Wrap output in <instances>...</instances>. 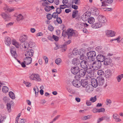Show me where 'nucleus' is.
Returning a JSON list of instances; mask_svg holds the SVG:
<instances>
[{
  "label": "nucleus",
  "instance_id": "nucleus-1",
  "mask_svg": "<svg viewBox=\"0 0 123 123\" xmlns=\"http://www.w3.org/2000/svg\"><path fill=\"white\" fill-rule=\"evenodd\" d=\"M98 19V22L92 25V28H100L107 21L105 17L101 15H99Z\"/></svg>",
  "mask_w": 123,
  "mask_h": 123
},
{
  "label": "nucleus",
  "instance_id": "nucleus-2",
  "mask_svg": "<svg viewBox=\"0 0 123 123\" xmlns=\"http://www.w3.org/2000/svg\"><path fill=\"white\" fill-rule=\"evenodd\" d=\"M67 34L69 39L71 38L72 36H77V33L76 31L73 29H68L67 32Z\"/></svg>",
  "mask_w": 123,
  "mask_h": 123
},
{
  "label": "nucleus",
  "instance_id": "nucleus-3",
  "mask_svg": "<svg viewBox=\"0 0 123 123\" xmlns=\"http://www.w3.org/2000/svg\"><path fill=\"white\" fill-rule=\"evenodd\" d=\"M87 55L88 56L87 58L88 60H91L92 61L95 60L94 57L96 55L95 52L94 51H90L87 53Z\"/></svg>",
  "mask_w": 123,
  "mask_h": 123
},
{
  "label": "nucleus",
  "instance_id": "nucleus-4",
  "mask_svg": "<svg viewBox=\"0 0 123 123\" xmlns=\"http://www.w3.org/2000/svg\"><path fill=\"white\" fill-rule=\"evenodd\" d=\"M101 62H93L92 64H90V66L93 67L95 70H97L99 68L101 67Z\"/></svg>",
  "mask_w": 123,
  "mask_h": 123
},
{
  "label": "nucleus",
  "instance_id": "nucleus-5",
  "mask_svg": "<svg viewBox=\"0 0 123 123\" xmlns=\"http://www.w3.org/2000/svg\"><path fill=\"white\" fill-rule=\"evenodd\" d=\"M79 54V51L78 50L76 49H74L72 51V53H70L68 54V56L69 59V61H71V58L73 57L74 55H76Z\"/></svg>",
  "mask_w": 123,
  "mask_h": 123
},
{
  "label": "nucleus",
  "instance_id": "nucleus-6",
  "mask_svg": "<svg viewBox=\"0 0 123 123\" xmlns=\"http://www.w3.org/2000/svg\"><path fill=\"white\" fill-rule=\"evenodd\" d=\"M97 82L98 85L99 86H102L104 84L105 82V79L102 76H99L97 78Z\"/></svg>",
  "mask_w": 123,
  "mask_h": 123
},
{
  "label": "nucleus",
  "instance_id": "nucleus-7",
  "mask_svg": "<svg viewBox=\"0 0 123 123\" xmlns=\"http://www.w3.org/2000/svg\"><path fill=\"white\" fill-rule=\"evenodd\" d=\"M10 52L12 56L14 57L15 59H16L18 55L16 51L15 50V48L13 46H12L10 48Z\"/></svg>",
  "mask_w": 123,
  "mask_h": 123
},
{
  "label": "nucleus",
  "instance_id": "nucleus-8",
  "mask_svg": "<svg viewBox=\"0 0 123 123\" xmlns=\"http://www.w3.org/2000/svg\"><path fill=\"white\" fill-rule=\"evenodd\" d=\"M105 77L107 79L111 78L112 74L111 71L109 69H108L105 71Z\"/></svg>",
  "mask_w": 123,
  "mask_h": 123
},
{
  "label": "nucleus",
  "instance_id": "nucleus-9",
  "mask_svg": "<svg viewBox=\"0 0 123 123\" xmlns=\"http://www.w3.org/2000/svg\"><path fill=\"white\" fill-rule=\"evenodd\" d=\"M1 15L5 21L9 20L11 18L10 15L8 14L3 13L1 14Z\"/></svg>",
  "mask_w": 123,
  "mask_h": 123
},
{
  "label": "nucleus",
  "instance_id": "nucleus-10",
  "mask_svg": "<svg viewBox=\"0 0 123 123\" xmlns=\"http://www.w3.org/2000/svg\"><path fill=\"white\" fill-rule=\"evenodd\" d=\"M106 35L108 37H113L115 36V31L111 30H107L105 31Z\"/></svg>",
  "mask_w": 123,
  "mask_h": 123
},
{
  "label": "nucleus",
  "instance_id": "nucleus-11",
  "mask_svg": "<svg viewBox=\"0 0 123 123\" xmlns=\"http://www.w3.org/2000/svg\"><path fill=\"white\" fill-rule=\"evenodd\" d=\"M114 0H105L102 2L101 6H106L108 5V4H111L113 2Z\"/></svg>",
  "mask_w": 123,
  "mask_h": 123
},
{
  "label": "nucleus",
  "instance_id": "nucleus-12",
  "mask_svg": "<svg viewBox=\"0 0 123 123\" xmlns=\"http://www.w3.org/2000/svg\"><path fill=\"white\" fill-rule=\"evenodd\" d=\"M79 68L78 67H74L72 68L71 72L72 73L74 74H77L79 72Z\"/></svg>",
  "mask_w": 123,
  "mask_h": 123
},
{
  "label": "nucleus",
  "instance_id": "nucleus-13",
  "mask_svg": "<svg viewBox=\"0 0 123 123\" xmlns=\"http://www.w3.org/2000/svg\"><path fill=\"white\" fill-rule=\"evenodd\" d=\"M34 54V51L32 49H29L26 51L25 53V55L26 56H32Z\"/></svg>",
  "mask_w": 123,
  "mask_h": 123
},
{
  "label": "nucleus",
  "instance_id": "nucleus-14",
  "mask_svg": "<svg viewBox=\"0 0 123 123\" xmlns=\"http://www.w3.org/2000/svg\"><path fill=\"white\" fill-rule=\"evenodd\" d=\"M70 83H72L73 85L75 87H79L80 86L81 84L78 80H74L72 82H70Z\"/></svg>",
  "mask_w": 123,
  "mask_h": 123
},
{
  "label": "nucleus",
  "instance_id": "nucleus-15",
  "mask_svg": "<svg viewBox=\"0 0 123 123\" xmlns=\"http://www.w3.org/2000/svg\"><path fill=\"white\" fill-rule=\"evenodd\" d=\"M93 88L91 87V86L90 84L87 85L86 88V91L89 93H91L93 90Z\"/></svg>",
  "mask_w": 123,
  "mask_h": 123
},
{
  "label": "nucleus",
  "instance_id": "nucleus-16",
  "mask_svg": "<svg viewBox=\"0 0 123 123\" xmlns=\"http://www.w3.org/2000/svg\"><path fill=\"white\" fill-rule=\"evenodd\" d=\"M97 60L98 62H103L105 58V56L102 55H98L96 57Z\"/></svg>",
  "mask_w": 123,
  "mask_h": 123
},
{
  "label": "nucleus",
  "instance_id": "nucleus-17",
  "mask_svg": "<svg viewBox=\"0 0 123 123\" xmlns=\"http://www.w3.org/2000/svg\"><path fill=\"white\" fill-rule=\"evenodd\" d=\"M27 36L25 34L21 36L19 38L20 41L21 42H23L27 40Z\"/></svg>",
  "mask_w": 123,
  "mask_h": 123
},
{
  "label": "nucleus",
  "instance_id": "nucleus-18",
  "mask_svg": "<svg viewBox=\"0 0 123 123\" xmlns=\"http://www.w3.org/2000/svg\"><path fill=\"white\" fill-rule=\"evenodd\" d=\"M91 83L92 86L94 87H96L98 86V84L97 82V79H93L91 80Z\"/></svg>",
  "mask_w": 123,
  "mask_h": 123
},
{
  "label": "nucleus",
  "instance_id": "nucleus-19",
  "mask_svg": "<svg viewBox=\"0 0 123 123\" xmlns=\"http://www.w3.org/2000/svg\"><path fill=\"white\" fill-rule=\"evenodd\" d=\"M113 119L115 120L116 122H120L121 121V119L118 117V115L117 113L114 114L113 115Z\"/></svg>",
  "mask_w": 123,
  "mask_h": 123
},
{
  "label": "nucleus",
  "instance_id": "nucleus-20",
  "mask_svg": "<svg viewBox=\"0 0 123 123\" xmlns=\"http://www.w3.org/2000/svg\"><path fill=\"white\" fill-rule=\"evenodd\" d=\"M87 62H81L80 64V67L82 68H87V66L89 64L87 63Z\"/></svg>",
  "mask_w": 123,
  "mask_h": 123
},
{
  "label": "nucleus",
  "instance_id": "nucleus-21",
  "mask_svg": "<svg viewBox=\"0 0 123 123\" xmlns=\"http://www.w3.org/2000/svg\"><path fill=\"white\" fill-rule=\"evenodd\" d=\"M4 9L6 12H12L14 10V9L13 8L7 6H6L4 7Z\"/></svg>",
  "mask_w": 123,
  "mask_h": 123
},
{
  "label": "nucleus",
  "instance_id": "nucleus-22",
  "mask_svg": "<svg viewBox=\"0 0 123 123\" xmlns=\"http://www.w3.org/2000/svg\"><path fill=\"white\" fill-rule=\"evenodd\" d=\"M54 9L55 7L53 6H47L44 8V10L46 12H49L51 10Z\"/></svg>",
  "mask_w": 123,
  "mask_h": 123
},
{
  "label": "nucleus",
  "instance_id": "nucleus-23",
  "mask_svg": "<svg viewBox=\"0 0 123 123\" xmlns=\"http://www.w3.org/2000/svg\"><path fill=\"white\" fill-rule=\"evenodd\" d=\"M90 66V64H89V68L87 69L86 72L88 74H90L91 73L92 71H96L95 70V69L93 68V67H91Z\"/></svg>",
  "mask_w": 123,
  "mask_h": 123
},
{
  "label": "nucleus",
  "instance_id": "nucleus-24",
  "mask_svg": "<svg viewBox=\"0 0 123 123\" xmlns=\"http://www.w3.org/2000/svg\"><path fill=\"white\" fill-rule=\"evenodd\" d=\"M11 38L9 37L6 38L5 40V44L8 46H9L11 43Z\"/></svg>",
  "mask_w": 123,
  "mask_h": 123
},
{
  "label": "nucleus",
  "instance_id": "nucleus-25",
  "mask_svg": "<svg viewBox=\"0 0 123 123\" xmlns=\"http://www.w3.org/2000/svg\"><path fill=\"white\" fill-rule=\"evenodd\" d=\"M89 16L86 13L84 14L82 17V20L84 21H86L88 19Z\"/></svg>",
  "mask_w": 123,
  "mask_h": 123
},
{
  "label": "nucleus",
  "instance_id": "nucleus-26",
  "mask_svg": "<svg viewBox=\"0 0 123 123\" xmlns=\"http://www.w3.org/2000/svg\"><path fill=\"white\" fill-rule=\"evenodd\" d=\"M24 19V17L21 14H19L17 16V20L18 21L23 20Z\"/></svg>",
  "mask_w": 123,
  "mask_h": 123
},
{
  "label": "nucleus",
  "instance_id": "nucleus-27",
  "mask_svg": "<svg viewBox=\"0 0 123 123\" xmlns=\"http://www.w3.org/2000/svg\"><path fill=\"white\" fill-rule=\"evenodd\" d=\"M79 74L81 76H83L85 75L86 73V71L84 69H81L79 70Z\"/></svg>",
  "mask_w": 123,
  "mask_h": 123
},
{
  "label": "nucleus",
  "instance_id": "nucleus-28",
  "mask_svg": "<svg viewBox=\"0 0 123 123\" xmlns=\"http://www.w3.org/2000/svg\"><path fill=\"white\" fill-rule=\"evenodd\" d=\"M91 12L94 15H98L99 13V11L96 8H94L92 10H91Z\"/></svg>",
  "mask_w": 123,
  "mask_h": 123
},
{
  "label": "nucleus",
  "instance_id": "nucleus-29",
  "mask_svg": "<svg viewBox=\"0 0 123 123\" xmlns=\"http://www.w3.org/2000/svg\"><path fill=\"white\" fill-rule=\"evenodd\" d=\"M12 44L15 46L16 48H18L19 46V44L15 40L13 39L12 40Z\"/></svg>",
  "mask_w": 123,
  "mask_h": 123
},
{
  "label": "nucleus",
  "instance_id": "nucleus-30",
  "mask_svg": "<svg viewBox=\"0 0 123 123\" xmlns=\"http://www.w3.org/2000/svg\"><path fill=\"white\" fill-rule=\"evenodd\" d=\"M29 47L30 48L33 47L34 46V43L33 42L32 40H31L29 41L28 43H27Z\"/></svg>",
  "mask_w": 123,
  "mask_h": 123
},
{
  "label": "nucleus",
  "instance_id": "nucleus-31",
  "mask_svg": "<svg viewBox=\"0 0 123 123\" xmlns=\"http://www.w3.org/2000/svg\"><path fill=\"white\" fill-rule=\"evenodd\" d=\"M88 22L90 24H92L95 22V19L93 17H91L89 18Z\"/></svg>",
  "mask_w": 123,
  "mask_h": 123
},
{
  "label": "nucleus",
  "instance_id": "nucleus-32",
  "mask_svg": "<svg viewBox=\"0 0 123 123\" xmlns=\"http://www.w3.org/2000/svg\"><path fill=\"white\" fill-rule=\"evenodd\" d=\"M80 58V60L82 61L81 62H86L87 61H88L87 58L84 55H81Z\"/></svg>",
  "mask_w": 123,
  "mask_h": 123
},
{
  "label": "nucleus",
  "instance_id": "nucleus-33",
  "mask_svg": "<svg viewBox=\"0 0 123 123\" xmlns=\"http://www.w3.org/2000/svg\"><path fill=\"white\" fill-rule=\"evenodd\" d=\"M8 94L9 97L12 99H14L15 98V95L12 92L10 91L9 92Z\"/></svg>",
  "mask_w": 123,
  "mask_h": 123
},
{
  "label": "nucleus",
  "instance_id": "nucleus-34",
  "mask_svg": "<svg viewBox=\"0 0 123 123\" xmlns=\"http://www.w3.org/2000/svg\"><path fill=\"white\" fill-rule=\"evenodd\" d=\"M86 53V51L85 49H80L79 51V55H84Z\"/></svg>",
  "mask_w": 123,
  "mask_h": 123
},
{
  "label": "nucleus",
  "instance_id": "nucleus-35",
  "mask_svg": "<svg viewBox=\"0 0 123 123\" xmlns=\"http://www.w3.org/2000/svg\"><path fill=\"white\" fill-rule=\"evenodd\" d=\"M95 49L99 53H102L103 52L102 47L101 46H99L97 47Z\"/></svg>",
  "mask_w": 123,
  "mask_h": 123
},
{
  "label": "nucleus",
  "instance_id": "nucleus-36",
  "mask_svg": "<svg viewBox=\"0 0 123 123\" xmlns=\"http://www.w3.org/2000/svg\"><path fill=\"white\" fill-rule=\"evenodd\" d=\"M83 87H85V86L88 84V82L86 80H82L81 83H80Z\"/></svg>",
  "mask_w": 123,
  "mask_h": 123
},
{
  "label": "nucleus",
  "instance_id": "nucleus-37",
  "mask_svg": "<svg viewBox=\"0 0 123 123\" xmlns=\"http://www.w3.org/2000/svg\"><path fill=\"white\" fill-rule=\"evenodd\" d=\"M123 78V74H121L120 75H118L116 77L117 81L118 82L120 81L121 79Z\"/></svg>",
  "mask_w": 123,
  "mask_h": 123
},
{
  "label": "nucleus",
  "instance_id": "nucleus-38",
  "mask_svg": "<svg viewBox=\"0 0 123 123\" xmlns=\"http://www.w3.org/2000/svg\"><path fill=\"white\" fill-rule=\"evenodd\" d=\"M8 91V88L6 86H4L3 87L2 89V91L4 93H6Z\"/></svg>",
  "mask_w": 123,
  "mask_h": 123
},
{
  "label": "nucleus",
  "instance_id": "nucleus-39",
  "mask_svg": "<svg viewBox=\"0 0 123 123\" xmlns=\"http://www.w3.org/2000/svg\"><path fill=\"white\" fill-rule=\"evenodd\" d=\"M35 76L34 80H35L36 81H40L41 80V79L39 75L36 74Z\"/></svg>",
  "mask_w": 123,
  "mask_h": 123
},
{
  "label": "nucleus",
  "instance_id": "nucleus-40",
  "mask_svg": "<svg viewBox=\"0 0 123 123\" xmlns=\"http://www.w3.org/2000/svg\"><path fill=\"white\" fill-rule=\"evenodd\" d=\"M34 91L35 92V96L37 97V96L38 95V92H39V90L38 88L36 87V88H34L33 89Z\"/></svg>",
  "mask_w": 123,
  "mask_h": 123
},
{
  "label": "nucleus",
  "instance_id": "nucleus-41",
  "mask_svg": "<svg viewBox=\"0 0 123 123\" xmlns=\"http://www.w3.org/2000/svg\"><path fill=\"white\" fill-rule=\"evenodd\" d=\"M31 57L26 56V57L24 59V62L30 61H32V59Z\"/></svg>",
  "mask_w": 123,
  "mask_h": 123
},
{
  "label": "nucleus",
  "instance_id": "nucleus-42",
  "mask_svg": "<svg viewBox=\"0 0 123 123\" xmlns=\"http://www.w3.org/2000/svg\"><path fill=\"white\" fill-rule=\"evenodd\" d=\"M78 11L74 10L73 11L72 16L73 18H74L76 16L78 13Z\"/></svg>",
  "mask_w": 123,
  "mask_h": 123
},
{
  "label": "nucleus",
  "instance_id": "nucleus-43",
  "mask_svg": "<svg viewBox=\"0 0 123 123\" xmlns=\"http://www.w3.org/2000/svg\"><path fill=\"white\" fill-rule=\"evenodd\" d=\"M97 74L99 75H104V72L102 70H99L98 71Z\"/></svg>",
  "mask_w": 123,
  "mask_h": 123
},
{
  "label": "nucleus",
  "instance_id": "nucleus-44",
  "mask_svg": "<svg viewBox=\"0 0 123 123\" xmlns=\"http://www.w3.org/2000/svg\"><path fill=\"white\" fill-rule=\"evenodd\" d=\"M36 74L33 73L31 74H30L29 76L30 79L31 80H34Z\"/></svg>",
  "mask_w": 123,
  "mask_h": 123
},
{
  "label": "nucleus",
  "instance_id": "nucleus-45",
  "mask_svg": "<svg viewBox=\"0 0 123 123\" xmlns=\"http://www.w3.org/2000/svg\"><path fill=\"white\" fill-rule=\"evenodd\" d=\"M104 119H105V121L108 122L110 121V117L108 116H103Z\"/></svg>",
  "mask_w": 123,
  "mask_h": 123
},
{
  "label": "nucleus",
  "instance_id": "nucleus-46",
  "mask_svg": "<svg viewBox=\"0 0 123 123\" xmlns=\"http://www.w3.org/2000/svg\"><path fill=\"white\" fill-rule=\"evenodd\" d=\"M97 100L96 96H95L91 98L90 99V101L94 102H95Z\"/></svg>",
  "mask_w": 123,
  "mask_h": 123
},
{
  "label": "nucleus",
  "instance_id": "nucleus-47",
  "mask_svg": "<svg viewBox=\"0 0 123 123\" xmlns=\"http://www.w3.org/2000/svg\"><path fill=\"white\" fill-rule=\"evenodd\" d=\"M91 117V116L90 115H88L87 116H85L82 118V119L83 120H87L88 119H89Z\"/></svg>",
  "mask_w": 123,
  "mask_h": 123
},
{
  "label": "nucleus",
  "instance_id": "nucleus-48",
  "mask_svg": "<svg viewBox=\"0 0 123 123\" xmlns=\"http://www.w3.org/2000/svg\"><path fill=\"white\" fill-rule=\"evenodd\" d=\"M10 103H7V106L8 111L10 112L11 111V104Z\"/></svg>",
  "mask_w": 123,
  "mask_h": 123
},
{
  "label": "nucleus",
  "instance_id": "nucleus-49",
  "mask_svg": "<svg viewBox=\"0 0 123 123\" xmlns=\"http://www.w3.org/2000/svg\"><path fill=\"white\" fill-rule=\"evenodd\" d=\"M56 11L58 14H60L62 10L60 7L57 8L56 9Z\"/></svg>",
  "mask_w": 123,
  "mask_h": 123
},
{
  "label": "nucleus",
  "instance_id": "nucleus-50",
  "mask_svg": "<svg viewBox=\"0 0 123 123\" xmlns=\"http://www.w3.org/2000/svg\"><path fill=\"white\" fill-rule=\"evenodd\" d=\"M121 38V37L120 36H119L117 38L115 39H113L111 40V41H115L117 40V42L118 43H119L120 42V39Z\"/></svg>",
  "mask_w": 123,
  "mask_h": 123
},
{
  "label": "nucleus",
  "instance_id": "nucleus-51",
  "mask_svg": "<svg viewBox=\"0 0 123 123\" xmlns=\"http://www.w3.org/2000/svg\"><path fill=\"white\" fill-rule=\"evenodd\" d=\"M58 14L56 12H54L52 14V16L54 18H58Z\"/></svg>",
  "mask_w": 123,
  "mask_h": 123
},
{
  "label": "nucleus",
  "instance_id": "nucleus-52",
  "mask_svg": "<svg viewBox=\"0 0 123 123\" xmlns=\"http://www.w3.org/2000/svg\"><path fill=\"white\" fill-rule=\"evenodd\" d=\"M9 98L6 97H5L3 98V101L5 103L8 102L9 101Z\"/></svg>",
  "mask_w": 123,
  "mask_h": 123
},
{
  "label": "nucleus",
  "instance_id": "nucleus-53",
  "mask_svg": "<svg viewBox=\"0 0 123 123\" xmlns=\"http://www.w3.org/2000/svg\"><path fill=\"white\" fill-rule=\"evenodd\" d=\"M104 118L103 116L102 117L100 118H99L97 120V123H99L104 120Z\"/></svg>",
  "mask_w": 123,
  "mask_h": 123
},
{
  "label": "nucleus",
  "instance_id": "nucleus-54",
  "mask_svg": "<svg viewBox=\"0 0 123 123\" xmlns=\"http://www.w3.org/2000/svg\"><path fill=\"white\" fill-rule=\"evenodd\" d=\"M98 112H104L105 111V109L104 108H101L98 109Z\"/></svg>",
  "mask_w": 123,
  "mask_h": 123
},
{
  "label": "nucleus",
  "instance_id": "nucleus-55",
  "mask_svg": "<svg viewBox=\"0 0 123 123\" xmlns=\"http://www.w3.org/2000/svg\"><path fill=\"white\" fill-rule=\"evenodd\" d=\"M18 62L21 65L22 67L25 68L26 67L25 62Z\"/></svg>",
  "mask_w": 123,
  "mask_h": 123
},
{
  "label": "nucleus",
  "instance_id": "nucleus-56",
  "mask_svg": "<svg viewBox=\"0 0 123 123\" xmlns=\"http://www.w3.org/2000/svg\"><path fill=\"white\" fill-rule=\"evenodd\" d=\"M84 25H85L84 23H79L78 24V26L80 28H83L84 27Z\"/></svg>",
  "mask_w": 123,
  "mask_h": 123
},
{
  "label": "nucleus",
  "instance_id": "nucleus-57",
  "mask_svg": "<svg viewBox=\"0 0 123 123\" xmlns=\"http://www.w3.org/2000/svg\"><path fill=\"white\" fill-rule=\"evenodd\" d=\"M80 0H73V3L76 5H78L80 2Z\"/></svg>",
  "mask_w": 123,
  "mask_h": 123
},
{
  "label": "nucleus",
  "instance_id": "nucleus-58",
  "mask_svg": "<svg viewBox=\"0 0 123 123\" xmlns=\"http://www.w3.org/2000/svg\"><path fill=\"white\" fill-rule=\"evenodd\" d=\"M56 21L59 24H61L62 23V21L60 17H58L56 18Z\"/></svg>",
  "mask_w": 123,
  "mask_h": 123
},
{
  "label": "nucleus",
  "instance_id": "nucleus-59",
  "mask_svg": "<svg viewBox=\"0 0 123 123\" xmlns=\"http://www.w3.org/2000/svg\"><path fill=\"white\" fill-rule=\"evenodd\" d=\"M4 117H3L1 115H0V123H2L3 121L5 118Z\"/></svg>",
  "mask_w": 123,
  "mask_h": 123
},
{
  "label": "nucleus",
  "instance_id": "nucleus-60",
  "mask_svg": "<svg viewBox=\"0 0 123 123\" xmlns=\"http://www.w3.org/2000/svg\"><path fill=\"white\" fill-rule=\"evenodd\" d=\"M48 29L51 31H52L54 30V27L52 25H49L48 26Z\"/></svg>",
  "mask_w": 123,
  "mask_h": 123
},
{
  "label": "nucleus",
  "instance_id": "nucleus-61",
  "mask_svg": "<svg viewBox=\"0 0 123 123\" xmlns=\"http://www.w3.org/2000/svg\"><path fill=\"white\" fill-rule=\"evenodd\" d=\"M25 84L26 86L28 87H29L31 86V83L29 82H25Z\"/></svg>",
  "mask_w": 123,
  "mask_h": 123
},
{
  "label": "nucleus",
  "instance_id": "nucleus-62",
  "mask_svg": "<svg viewBox=\"0 0 123 123\" xmlns=\"http://www.w3.org/2000/svg\"><path fill=\"white\" fill-rule=\"evenodd\" d=\"M66 6H67L66 5L63 4V5H60V7L61 9H64L66 8Z\"/></svg>",
  "mask_w": 123,
  "mask_h": 123
},
{
  "label": "nucleus",
  "instance_id": "nucleus-63",
  "mask_svg": "<svg viewBox=\"0 0 123 123\" xmlns=\"http://www.w3.org/2000/svg\"><path fill=\"white\" fill-rule=\"evenodd\" d=\"M60 115H58L57 116H56L53 119V121H55L57 120L60 117Z\"/></svg>",
  "mask_w": 123,
  "mask_h": 123
},
{
  "label": "nucleus",
  "instance_id": "nucleus-64",
  "mask_svg": "<svg viewBox=\"0 0 123 123\" xmlns=\"http://www.w3.org/2000/svg\"><path fill=\"white\" fill-rule=\"evenodd\" d=\"M53 38L54 40L55 41H57L58 40V37L55 36L53 35Z\"/></svg>",
  "mask_w": 123,
  "mask_h": 123
}]
</instances>
